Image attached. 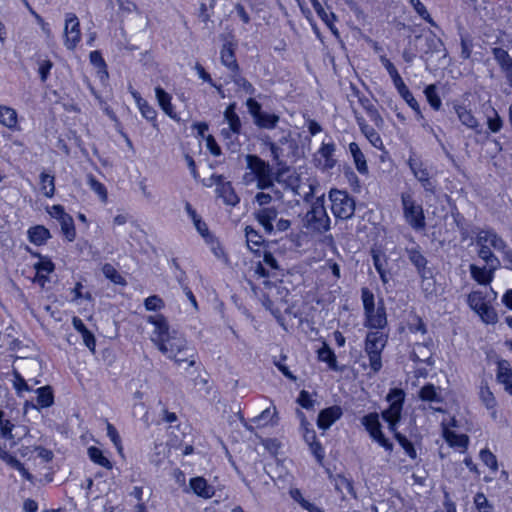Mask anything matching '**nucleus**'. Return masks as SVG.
<instances>
[{"label": "nucleus", "mask_w": 512, "mask_h": 512, "mask_svg": "<svg viewBox=\"0 0 512 512\" xmlns=\"http://www.w3.org/2000/svg\"><path fill=\"white\" fill-rule=\"evenodd\" d=\"M253 215L267 234H271L274 231L273 222L278 216V211L275 207H262L256 210Z\"/></svg>", "instance_id": "4468645a"}, {"label": "nucleus", "mask_w": 512, "mask_h": 512, "mask_svg": "<svg viewBox=\"0 0 512 512\" xmlns=\"http://www.w3.org/2000/svg\"><path fill=\"white\" fill-rule=\"evenodd\" d=\"M50 231L42 225L31 227L28 230V238L35 245H43L50 238Z\"/></svg>", "instance_id": "2f4dec72"}, {"label": "nucleus", "mask_w": 512, "mask_h": 512, "mask_svg": "<svg viewBox=\"0 0 512 512\" xmlns=\"http://www.w3.org/2000/svg\"><path fill=\"white\" fill-rule=\"evenodd\" d=\"M362 425L368 431L372 440L377 442L381 447H383L387 452L391 453L393 451V444L389 441L383 434L381 430V424L379 422V415L376 412L369 413L365 415L361 419Z\"/></svg>", "instance_id": "1a4fd4ad"}, {"label": "nucleus", "mask_w": 512, "mask_h": 512, "mask_svg": "<svg viewBox=\"0 0 512 512\" xmlns=\"http://www.w3.org/2000/svg\"><path fill=\"white\" fill-rule=\"evenodd\" d=\"M492 54L509 84L512 86V58L506 50L500 47L492 48Z\"/></svg>", "instance_id": "dca6fc26"}, {"label": "nucleus", "mask_w": 512, "mask_h": 512, "mask_svg": "<svg viewBox=\"0 0 512 512\" xmlns=\"http://www.w3.org/2000/svg\"><path fill=\"white\" fill-rule=\"evenodd\" d=\"M433 346V342L431 339L424 343H416L413 347V351L411 353V359L417 362H424L431 364L430 359L432 356L431 347Z\"/></svg>", "instance_id": "4be33fe9"}, {"label": "nucleus", "mask_w": 512, "mask_h": 512, "mask_svg": "<svg viewBox=\"0 0 512 512\" xmlns=\"http://www.w3.org/2000/svg\"><path fill=\"white\" fill-rule=\"evenodd\" d=\"M235 110L236 103L229 104L224 111V118L230 131L233 135L237 136L241 132V121Z\"/></svg>", "instance_id": "bb28decb"}, {"label": "nucleus", "mask_w": 512, "mask_h": 512, "mask_svg": "<svg viewBox=\"0 0 512 512\" xmlns=\"http://www.w3.org/2000/svg\"><path fill=\"white\" fill-rule=\"evenodd\" d=\"M400 96L405 100V102L420 116L421 110L420 105L417 102V100L414 98L413 94L410 92L409 88H406L405 90L401 91Z\"/></svg>", "instance_id": "338daca9"}, {"label": "nucleus", "mask_w": 512, "mask_h": 512, "mask_svg": "<svg viewBox=\"0 0 512 512\" xmlns=\"http://www.w3.org/2000/svg\"><path fill=\"white\" fill-rule=\"evenodd\" d=\"M220 60L223 66L231 71V73L240 70L235 57V51L231 43H225L220 51Z\"/></svg>", "instance_id": "aec40b11"}, {"label": "nucleus", "mask_w": 512, "mask_h": 512, "mask_svg": "<svg viewBox=\"0 0 512 512\" xmlns=\"http://www.w3.org/2000/svg\"><path fill=\"white\" fill-rule=\"evenodd\" d=\"M424 94H425L426 99H427L428 103L430 104V106L435 111L440 110V108L442 106V101L437 93L436 85L435 84L428 85L424 90Z\"/></svg>", "instance_id": "a18cd8bd"}, {"label": "nucleus", "mask_w": 512, "mask_h": 512, "mask_svg": "<svg viewBox=\"0 0 512 512\" xmlns=\"http://www.w3.org/2000/svg\"><path fill=\"white\" fill-rule=\"evenodd\" d=\"M388 341V336L382 331H370L365 338L364 351L369 358V366L373 374L382 368V351Z\"/></svg>", "instance_id": "20e7f679"}, {"label": "nucleus", "mask_w": 512, "mask_h": 512, "mask_svg": "<svg viewBox=\"0 0 512 512\" xmlns=\"http://www.w3.org/2000/svg\"><path fill=\"white\" fill-rule=\"evenodd\" d=\"M359 102L362 105V107L367 112L368 116L370 117L371 121L374 122V124L377 127H382L384 124V120L380 113L378 112L375 105L367 98V97H361L359 98Z\"/></svg>", "instance_id": "72a5a7b5"}, {"label": "nucleus", "mask_w": 512, "mask_h": 512, "mask_svg": "<svg viewBox=\"0 0 512 512\" xmlns=\"http://www.w3.org/2000/svg\"><path fill=\"white\" fill-rule=\"evenodd\" d=\"M155 95L160 107L165 112V114L173 119L176 118L173 105L171 103V96L160 86L155 88Z\"/></svg>", "instance_id": "7c9ffc66"}, {"label": "nucleus", "mask_w": 512, "mask_h": 512, "mask_svg": "<svg viewBox=\"0 0 512 512\" xmlns=\"http://www.w3.org/2000/svg\"><path fill=\"white\" fill-rule=\"evenodd\" d=\"M185 210L187 214L190 216V218L193 221V224L196 228V230L205 237L208 234V227L204 221H202L201 217L197 214L195 209L191 206L190 203H186Z\"/></svg>", "instance_id": "a19ab883"}, {"label": "nucleus", "mask_w": 512, "mask_h": 512, "mask_svg": "<svg viewBox=\"0 0 512 512\" xmlns=\"http://www.w3.org/2000/svg\"><path fill=\"white\" fill-rule=\"evenodd\" d=\"M280 120V117L274 113H267V112H262L260 114V116H258L255 120H254V123L256 126H258L259 128H262V129H274L278 122Z\"/></svg>", "instance_id": "4c0bfd02"}, {"label": "nucleus", "mask_w": 512, "mask_h": 512, "mask_svg": "<svg viewBox=\"0 0 512 512\" xmlns=\"http://www.w3.org/2000/svg\"><path fill=\"white\" fill-rule=\"evenodd\" d=\"M401 202L406 222L416 231L424 229L426 223L422 206L415 202L410 193H402Z\"/></svg>", "instance_id": "6e6552de"}, {"label": "nucleus", "mask_w": 512, "mask_h": 512, "mask_svg": "<svg viewBox=\"0 0 512 512\" xmlns=\"http://www.w3.org/2000/svg\"><path fill=\"white\" fill-rule=\"evenodd\" d=\"M470 273H471L472 278L480 285L489 284L493 280V277H494L492 272L489 271L486 266L479 267L475 264L470 265Z\"/></svg>", "instance_id": "473e14b6"}, {"label": "nucleus", "mask_w": 512, "mask_h": 512, "mask_svg": "<svg viewBox=\"0 0 512 512\" xmlns=\"http://www.w3.org/2000/svg\"><path fill=\"white\" fill-rule=\"evenodd\" d=\"M137 104L144 118L149 121L156 119L157 113L155 109L147 103V101L142 100L141 98H137Z\"/></svg>", "instance_id": "e2e57ef3"}, {"label": "nucleus", "mask_w": 512, "mask_h": 512, "mask_svg": "<svg viewBox=\"0 0 512 512\" xmlns=\"http://www.w3.org/2000/svg\"><path fill=\"white\" fill-rule=\"evenodd\" d=\"M333 483L336 491L341 493V498L345 499V492H347L349 495H351L353 498H357L356 491L353 486V481L346 478L345 476L341 474H337L333 477Z\"/></svg>", "instance_id": "cd10ccee"}, {"label": "nucleus", "mask_w": 512, "mask_h": 512, "mask_svg": "<svg viewBox=\"0 0 512 512\" xmlns=\"http://www.w3.org/2000/svg\"><path fill=\"white\" fill-rule=\"evenodd\" d=\"M247 168L254 172L256 178V187L259 190H266L274 187V181H279L280 173L276 177L270 164L257 155L248 154L246 156Z\"/></svg>", "instance_id": "39448f33"}, {"label": "nucleus", "mask_w": 512, "mask_h": 512, "mask_svg": "<svg viewBox=\"0 0 512 512\" xmlns=\"http://www.w3.org/2000/svg\"><path fill=\"white\" fill-rule=\"evenodd\" d=\"M469 307L476 313L487 303L482 292L473 291L468 295L467 299Z\"/></svg>", "instance_id": "5fc2aeb1"}, {"label": "nucleus", "mask_w": 512, "mask_h": 512, "mask_svg": "<svg viewBox=\"0 0 512 512\" xmlns=\"http://www.w3.org/2000/svg\"><path fill=\"white\" fill-rule=\"evenodd\" d=\"M410 4L423 20L428 22L433 27L437 26L427 11L425 5L420 0H410Z\"/></svg>", "instance_id": "4d7b16f0"}, {"label": "nucleus", "mask_w": 512, "mask_h": 512, "mask_svg": "<svg viewBox=\"0 0 512 512\" xmlns=\"http://www.w3.org/2000/svg\"><path fill=\"white\" fill-rule=\"evenodd\" d=\"M493 117H487V126L492 133H498L503 127V120L498 112L492 108Z\"/></svg>", "instance_id": "0e129e2a"}, {"label": "nucleus", "mask_w": 512, "mask_h": 512, "mask_svg": "<svg viewBox=\"0 0 512 512\" xmlns=\"http://www.w3.org/2000/svg\"><path fill=\"white\" fill-rule=\"evenodd\" d=\"M72 324L75 330H77L83 339L86 347L92 352H95L96 340L94 335L87 329L83 321L78 317H73Z\"/></svg>", "instance_id": "393cba45"}, {"label": "nucleus", "mask_w": 512, "mask_h": 512, "mask_svg": "<svg viewBox=\"0 0 512 512\" xmlns=\"http://www.w3.org/2000/svg\"><path fill=\"white\" fill-rule=\"evenodd\" d=\"M425 55H438L440 58H445L447 56V51L444 46L443 41L437 37V35L433 32L430 33V35L425 37Z\"/></svg>", "instance_id": "a211bd4d"}, {"label": "nucleus", "mask_w": 512, "mask_h": 512, "mask_svg": "<svg viewBox=\"0 0 512 512\" xmlns=\"http://www.w3.org/2000/svg\"><path fill=\"white\" fill-rule=\"evenodd\" d=\"M37 392V404L41 408H47L53 405L54 395L50 386L40 387L36 390Z\"/></svg>", "instance_id": "58836bf2"}, {"label": "nucleus", "mask_w": 512, "mask_h": 512, "mask_svg": "<svg viewBox=\"0 0 512 512\" xmlns=\"http://www.w3.org/2000/svg\"><path fill=\"white\" fill-rule=\"evenodd\" d=\"M482 243L488 245L490 248L492 247L496 251H500L506 247L504 239L491 228L481 229L477 233L476 244Z\"/></svg>", "instance_id": "ddd939ff"}, {"label": "nucleus", "mask_w": 512, "mask_h": 512, "mask_svg": "<svg viewBox=\"0 0 512 512\" xmlns=\"http://www.w3.org/2000/svg\"><path fill=\"white\" fill-rule=\"evenodd\" d=\"M455 112L457 114V117L459 121L466 126L469 129L475 130L477 132H480L478 130L480 124L477 118L473 115L472 111L470 109H467L465 106L462 105H456L455 106Z\"/></svg>", "instance_id": "b1692460"}, {"label": "nucleus", "mask_w": 512, "mask_h": 512, "mask_svg": "<svg viewBox=\"0 0 512 512\" xmlns=\"http://www.w3.org/2000/svg\"><path fill=\"white\" fill-rule=\"evenodd\" d=\"M480 399L487 409H494L496 406V399L487 385L480 387Z\"/></svg>", "instance_id": "bf43d9fd"}, {"label": "nucleus", "mask_w": 512, "mask_h": 512, "mask_svg": "<svg viewBox=\"0 0 512 512\" xmlns=\"http://www.w3.org/2000/svg\"><path fill=\"white\" fill-rule=\"evenodd\" d=\"M408 166L414 177L421 183L423 189L430 193H435V185L430 179V173L425 164L418 158L410 156Z\"/></svg>", "instance_id": "9b49d317"}, {"label": "nucleus", "mask_w": 512, "mask_h": 512, "mask_svg": "<svg viewBox=\"0 0 512 512\" xmlns=\"http://www.w3.org/2000/svg\"><path fill=\"white\" fill-rule=\"evenodd\" d=\"M496 378L497 381L503 385L512 381V369L508 361L502 360L498 362Z\"/></svg>", "instance_id": "c03bdc74"}, {"label": "nucleus", "mask_w": 512, "mask_h": 512, "mask_svg": "<svg viewBox=\"0 0 512 512\" xmlns=\"http://www.w3.org/2000/svg\"><path fill=\"white\" fill-rule=\"evenodd\" d=\"M34 268L36 270V281L44 286L47 282V275L54 271V263L46 257H40V261L34 264Z\"/></svg>", "instance_id": "5701e85b"}, {"label": "nucleus", "mask_w": 512, "mask_h": 512, "mask_svg": "<svg viewBox=\"0 0 512 512\" xmlns=\"http://www.w3.org/2000/svg\"><path fill=\"white\" fill-rule=\"evenodd\" d=\"M298 416L301 420V429H302L303 438H304L305 442L308 445L316 442L317 441L316 432L314 429L309 428L310 424L307 422L304 413L301 411H298Z\"/></svg>", "instance_id": "de8ad7c7"}, {"label": "nucleus", "mask_w": 512, "mask_h": 512, "mask_svg": "<svg viewBox=\"0 0 512 512\" xmlns=\"http://www.w3.org/2000/svg\"><path fill=\"white\" fill-rule=\"evenodd\" d=\"M245 237L248 248L254 252L258 251L264 242L262 235L251 226L245 227Z\"/></svg>", "instance_id": "e433bc0d"}, {"label": "nucleus", "mask_w": 512, "mask_h": 512, "mask_svg": "<svg viewBox=\"0 0 512 512\" xmlns=\"http://www.w3.org/2000/svg\"><path fill=\"white\" fill-rule=\"evenodd\" d=\"M304 227L311 233L323 234L330 230V218L325 207L324 195L316 197L303 219Z\"/></svg>", "instance_id": "f03ea898"}, {"label": "nucleus", "mask_w": 512, "mask_h": 512, "mask_svg": "<svg viewBox=\"0 0 512 512\" xmlns=\"http://www.w3.org/2000/svg\"><path fill=\"white\" fill-rule=\"evenodd\" d=\"M460 42H461V58L462 59H469L472 54V48L473 43L472 40L467 37L466 35L461 34L460 35Z\"/></svg>", "instance_id": "69168bd1"}, {"label": "nucleus", "mask_w": 512, "mask_h": 512, "mask_svg": "<svg viewBox=\"0 0 512 512\" xmlns=\"http://www.w3.org/2000/svg\"><path fill=\"white\" fill-rule=\"evenodd\" d=\"M318 358L325 362L332 370H337V359L334 351L326 344L318 350Z\"/></svg>", "instance_id": "37998d69"}, {"label": "nucleus", "mask_w": 512, "mask_h": 512, "mask_svg": "<svg viewBox=\"0 0 512 512\" xmlns=\"http://www.w3.org/2000/svg\"><path fill=\"white\" fill-rule=\"evenodd\" d=\"M40 190L42 194L48 198L55 193V178L53 175L42 172L40 174Z\"/></svg>", "instance_id": "ea45409f"}, {"label": "nucleus", "mask_w": 512, "mask_h": 512, "mask_svg": "<svg viewBox=\"0 0 512 512\" xmlns=\"http://www.w3.org/2000/svg\"><path fill=\"white\" fill-rule=\"evenodd\" d=\"M446 442L452 447L467 448L469 438L465 434H457L456 432L445 429L443 432Z\"/></svg>", "instance_id": "f704fd0d"}, {"label": "nucleus", "mask_w": 512, "mask_h": 512, "mask_svg": "<svg viewBox=\"0 0 512 512\" xmlns=\"http://www.w3.org/2000/svg\"><path fill=\"white\" fill-rule=\"evenodd\" d=\"M147 321L154 326L151 341L168 358L177 364H195L194 349L189 347L186 339L177 331H170L166 318L161 315H150Z\"/></svg>", "instance_id": "f257e3e1"}, {"label": "nucleus", "mask_w": 512, "mask_h": 512, "mask_svg": "<svg viewBox=\"0 0 512 512\" xmlns=\"http://www.w3.org/2000/svg\"><path fill=\"white\" fill-rule=\"evenodd\" d=\"M88 455L92 462L95 464L102 466L106 469L112 468V463L110 460L103 454L102 450L97 447L91 446L88 448Z\"/></svg>", "instance_id": "79ce46f5"}, {"label": "nucleus", "mask_w": 512, "mask_h": 512, "mask_svg": "<svg viewBox=\"0 0 512 512\" xmlns=\"http://www.w3.org/2000/svg\"><path fill=\"white\" fill-rule=\"evenodd\" d=\"M474 504L478 512H494L493 506L482 492L475 495Z\"/></svg>", "instance_id": "680f3d73"}, {"label": "nucleus", "mask_w": 512, "mask_h": 512, "mask_svg": "<svg viewBox=\"0 0 512 512\" xmlns=\"http://www.w3.org/2000/svg\"><path fill=\"white\" fill-rule=\"evenodd\" d=\"M104 276L114 284L125 285V279L118 273L112 264L106 263L102 267Z\"/></svg>", "instance_id": "09e8293b"}, {"label": "nucleus", "mask_w": 512, "mask_h": 512, "mask_svg": "<svg viewBox=\"0 0 512 512\" xmlns=\"http://www.w3.org/2000/svg\"><path fill=\"white\" fill-rule=\"evenodd\" d=\"M479 457L492 471L495 472L498 469L497 458L489 449H482L479 453Z\"/></svg>", "instance_id": "052dcab7"}, {"label": "nucleus", "mask_w": 512, "mask_h": 512, "mask_svg": "<svg viewBox=\"0 0 512 512\" xmlns=\"http://www.w3.org/2000/svg\"><path fill=\"white\" fill-rule=\"evenodd\" d=\"M387 401L390 403L389 407L382 412V418L388 423L389 431L395 436L397 431V424L400 422L403 404L405 400V393L402 389L393 388L389 391Z\"/></svg>", "instance_id": "423d86ee"}, {"label": "nucleus", "mask_w": 512, "mask_h": 512, "mask_svg": "<svg viewBox=\"0 0 512 512\" xmlns=\"http://www.w3.org/2000/svg\"><path fill=\"white\" fill-rule=\"evenodd\" d=\"M231 79L236 86L243 89L247 94H254L255 88L253 85L240 74V70L238 72H234L231 74Z\"/></svg>", "instance_id": "6e6d98bb"}, {"label": "nucleus", "mask_w": 512, "mask_h": 512, "mask_svg": "<svg viewBox=\"0 0 512 512\" xmlns=\"http://www.w3.org/2000/svg\"><path fill=\"white\" fill-rule=\"evenodd\" d=\"M343 412L339 406H331L320 411L317 419V425L320 429L326 430L330 428L338 419L341 418Z\"/></svg>", "instance_id": "f3484780"}, {"label": "nucleus", "mask_w": 512, "mask_h": 512, "mask_svg": "<svg viewBox=\"0 0 512 512\" xmlns=\"http://www.w3.org/2000/svg\"><path fill=\"white\" fill-rule=\"evenodd\" d=\"M87 183L90 189L95 192L103 203L107 202L108 193L107 189L100 181H98L93 175H88Z\"/></svg>", "instance_id": "49530a36"}, {"label": "nucleus", "mask_w": 512, "mask_h": 512, "mask_svg": "<svg viewBox=\"0 0 512 512\" xmlns=\"http://www.w3.org/2000/svg\"><path fill=\"white\" fill-rule=\"evenodd\" d=\"M477 314L486 324H494L497 322V313L488 303H485V305L479 310V312H477Z\"/></svg>", "instance_id": "13d9d810"}, {"label": "nucleus", "mask_w": 512, "mask_h": 512, "mask_svg": "<svg viewBox=\"0 0 512 512\" xmlns=\"http://www.w3.org/2000/svg\"><path fill=\"white\" fill-rule=\"evenodd\" d=\"M395 439L399 443V445L404 449L406 455L415 460L417 458V452L413 445V443L407 439V437L401 433H396Z\"/></svg>", "instance_id": "3c124183"}, {"label": "nucleus", "mask_w": 512, "mask_h": 512, "mask_svg": "<svg viewBox=\"0 0 512 512\" xmlns=\"http://www.w3.org/2000/svg\"><path fill=\"white\" fill-rule=\"evenodd\" d=\"M419 398L422 401L441 403L443 401L438 388L433 384H425L419 391Z\"/></svg>", "instance_id": "c9c22d12"}, {"label": "nucleus", "mask_w": 512, "mask_h": 512, "mask_svg": "<svg viewBox=\"0 0 512 512\" xmlns=\"http://www.w3.org/2000/svg\"><path fill=\"white\" fill-rule=\"evenodd\" d=\"M17 122L16 110L5 105H0V124L10 130H16Z\"/></svg>", "instance_id": "c85d7f7f"}, {"label": "nucleus", "mask_w": 512, "mask_h": 512, "mask_svg": "<svg viewBox=\"0 0 512 512\" xmlns=\"http://www.w3.org/2000/svg\"><path fill=\"white\" fill-rule=\"evenodd\" d=\"M81 39L80 22L74 13H67L64 26V45L68 50H74Z\"/></svg>", "instance_id": "9d476101"}, {"label": "nucleus", "mask_w": 512, "mask_h": 512, "mask_svg": "<svg viewBox=\"0 0 512 512\" xmlns=\"http://www.w3.org/2000/svg\"><path fill=\"white\" fill-rule=\"evenodd\" d=\"M361 298L365 314V327L370 329H383L387 325L386 310L383 303L375 306L374 294L367 288L361 289Z\"/></svg>", "instance_id": "7ed1b4c3"}, {"label": "nucleus", "mask_w": 512, "mask_h": 512, "mask_svg": "<svg viewBox=\"0 0 512 512\" xmlns=\"http://www.w3.org/2000/svg\"><path fill=\"white\" fill-rule=\"evenodd\" d=\"M144 306L148 311H157L164 307V301L159 296L152 295L145 299Z\"/></svg>", "instance_id": "774afa93"}, {"label": "nucleus", "mask_w": 512, "mask_h": 512, "mask_svg": "<svg viewBox=\"0 0 512 512\" xmlns=\"http://www.w3.org/2000/svg\"><path fill=\"white\" fill-rule=\"evenodd\" d=\"M356 122L363 133V135L367 138V140L371 143V145L377 149H383L384 144L379 135V133L370 125L367 124L365 119L359 115L357 112H354Z\"/></svg>", "instance_id": "2eb2a0df"}, {"label": "nucleus", "mask_w": 512, "mask_h": 512, "mask_svg": "<svg viewBox=\"0 0 512 512\" xmlns=\"http://www.w3.org/2000/svg\"><path fill=\"white\" fill-rule=\"evenodd\" d=\"M421 277V290L424 294V297L426 299H432L437 296L438 294V287L436 284V281L433 278V272L432 270L425 272L422 274H419Z\"/></svg>", "instance_id": "a878e982"}, {"label": "nucleus", "mask_w": 512, "mask_h": 512, "mask_svg": "<svg viewBox=\"0 0 512 512\" xmlns=\"http://www.w3.org/2000/svg\"><path fill=\"white\" fill-rule=\"evenodd\" d=\"M189 486L197 496L204 499H210L215 494L213 486L209 485L203 477H194L190 479Z\"/></svg>", "instance_id": "6ab92c4d"}, {"label": "nucleus", "mask_w": 512, "mask_h": 512, "mask_svg": "<svg viewBox=\"0 0 512 512\" xmlns=\"http://www.w3.org/2000/svg\"><path fill=\"white\" fill-rule=\"evenodd\" d=\"M349 151L353 157L354 164H355L357 171L360 174H367L368 173V165L366 162V158H365L363 152L361 151L360 147L358 146V144L355 142H351L349 144Z\"/></svg>", "instance_id": "c756f323"}, {"label": "nucleus", "mask_w": 512, "mask_h": 512, "mask_svg": "<svg viewBox=\"0 0 512 512\" xmlns=\"http://www.w3.org/2000/svg\"><path fill=\"white\" fill-rule=\"evenodd\" d=\"M331 210L334 216L341 220L350 219L355 212V201L346 191L332 189L329 192Z\"/></svg>", "instance_id": "0eeeda50"}, {"label": "nucleus", "mask_w": 512, "mask_h": 512, "mask_svg": "<svg viewBox=\"0 0 512 512\" xmlns=\"http://www.w3.org/2000/svg\"><path fill=\"white\" fill-rule=\"evenodd\" d=\"M315 12L318 17L327 25L331 32L335 35H338V30L334 25V22L337 19L336 15L333 12H327L323 7Z\"/></svg>", "instance_id": "603ef678"}, {"label": "nucleus", "mask_w": 512, "mask_h": 512, "mask_svg": "<svg viewBox=\"0 0 512 512\" xmlns=\"http://www.w3.org/2000/svg\"><path fill=\"white\" fill-rule=\"evenodd\" d=\"M211 180L216 185L218 197L223 199L226 205L236 206L240 199L230 182H224L222 175H212Z\"/></svg>", "instance_id": "f8f14e48"}, {"label": "nucleus", "mask_w": 512, "mask_h": 512, "mask_svg": "<svg viewBox=\"0 0 512 512\" xmlns=\"http://www.w3.org/2000/svg\"><path fill=\"white\" fill-rule=\"evenodd\" d=\"M59 224L61 226V231H62L63 235L65 236V238L69 242L74 241L76 238V229H75L74 220H73L72 216L69 215L62 222H59Z\"/></svg>", "instance_id": "8fccbe9b"}, {"label": "nucleus", "mask_w": 512, "mask_h": 512, "mask_svg": "<svg viewBox=\"0 0 512 512\" xmlns=\"http://www.w3.org/2000/svg\"><path fill=\"white\" fill-rule=\"evenodd\" d=\"M90 62L98 68V73L100 74V78L108 77V72L106 70V63L99 51H92L89 55Z\"/></svg>", "instance_id": "864d4df0"}, {"label": "nucleus", "mask_w": 512, "mask_h": 512, "mask_svg": "<svg viewBox=\"0 0 512 512\" xmlns=\"http://www.w3.org/2000/svg\"><path fill=\"white\" fill-rule=\"evenodd\" d=\"M406 253L410 262L416 267L418 274L427 273L431 269L427 267V259L421 253L418 245L406 248Z\"/></svg>", "instance_id": "412c9836"}]
</instances>
